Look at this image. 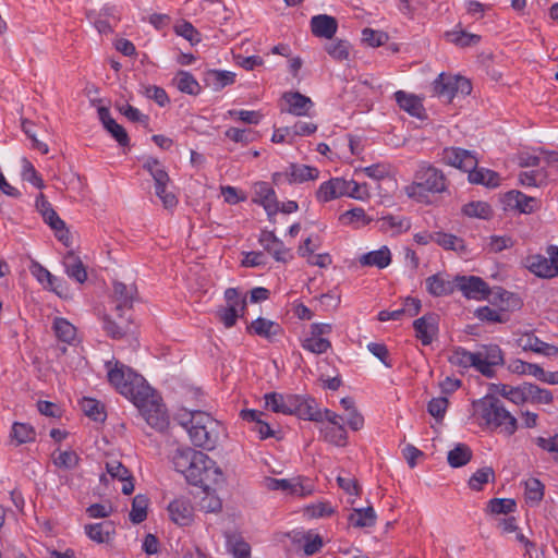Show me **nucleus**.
<instances>
[{
    "label": "nucleus",
    "instance_id": "nucleus-1",
    "mask_svg": "<svg viewBox=\"0 0 558 558\" xmlns=\"http://www.w3.org/2000/svg\"><path fill=\"white\" fill-rule=\"evenodd\" d=\"M105 368L110 385L133 402L147 424L157 429L167 426L168 417L163 404L142 375L114 359L107 361Z\"/></svg>",
    "mask_w": 558,
    "mask_h": 558
},
{
    "label": "nucleus",
    "instance_id": "nucleus-2",
    "mask_svg": "<svg viewBox=\"0 0 558 558\" xmlns=\"http://www.w3.org/2000/svg\"><path fill=\"white\" fill-rule=\"evenodd\" d=\"M174 470L184 475L191 485L208 490L211 485L222 482V472L216 461L202 451L179 448L172 457Z\"/></svg>",
    "mask_w": 558,
    "mask_h": 558
},
{
    "label": "nucleus",
    "instance_id": "nucleus-3",
    "mask_svg": "<svg viewBox=\"0 0 558 558\" xmlns=\"http://www.w3.org/2000/svg\"><path fill=\"white\" fill-rule=\"evenodd\" d=\"M448 185L449 181L442 170L428 162H421L412 183L405 186V194L420 203H428L430 194L444 193Z\"/></svg>",
    "mask_w": 558,
    "mask_h": 558
},
{
    "label": "nucleus",
    "instance_id": "nucleus-4",
    "mask_svg": "<svg viewBox=\"0 0 558 558\" xmlns=\"http://www.w3.org/2000/svg\"><path fill=\"white\" fill-rule=\"evenodd\" d=\"M474 404L487 428L506 436H512L517 432L518 420L496 396L486 395Z\"/></svg>",
    "mask_w": 558,
    "mask_h": 558
},
{
    "label": "nucleus",
    "instance_id": "nucleus-5",
    "mask_svg": "<svg viewBox=\"0 0 558 558\" xmlns=\"http://www.w3.org/2000/svg\"><path fill=\"white\" fill-rule=\"evenodd\" d=\"M186 415L189 420L181 424L186 428L192 444L205 450L215 449L219 440V421L199 410L190 411Z\"/></svg>",
    "mask_w": 558,
    "mask_h": 558
},
{
    "label": "nucleus",
    "instance_id": "nucleus-6",
    "mask_svg": "<svg viewBox=\"0 0 558 558\" xmlns=\"http://www.w3.org/2000/svg\"><path fill=\"white\" fill-rule=\"evenodd\" d=\"M223 296L226 304L216 310V317L226 328H232L238 319L244 316L247 305L246 298L241 295L235 288H228Z\"/></svg>",
    "mask_w": 558,
    "mask_h": 558
},
{
    "label": "nucleus",
    "instance_id": "nucleus-7",
    "mask_svg": "<svg viewBox=\"0 0 558 558\" xmlns=\"http://www.w3.org/2000/svg\"><path fill=\"white\" fill-rule=\"evenodd\" d=\"M471 92V82L460 75L440 73L433 82V94L447 102H450L459 94L466 96Z\"/></svg>",
    "mask_w": 558,
    "mask_h": 558
},
{
    "label": "nucleus",
    "instance_id": "nucleus-8",
    "mask_svg": "<svg viewBox=\"0 0 558 558\" xmlns=\"http://www.w3.org/2000/svg\"><path fill=\"white\" fill-rule=\"evenodd\" d=\"M478 356L477 372L486 378H494L496 376V366L505 364L504 352L498 344L489 343L482 344L476 351Z\"/></svg>",
    "mask_w": 558,
    "mask_h": 558
},
{
    "label": "nucleus",
    "instance_id": "nucleus-9",
    "mask_svg": "<svg viewBox=\"0 0 558 558\" xmlns=\"http://www.w3.org/2000/svg\"><path fill=\"white\" fill-rule=\"evenodd\" d=\"M133 319L131 314L123 312L106 314L102 316V329L112 339L119 340L133 333Z\"/></svg>",
    "mask_w": 558,
    "mask_h": 558
},
{
    "label": "nucleus",
    "instance_id": "nucleus-10",
    "mask_svg": "<svg viewBox=\"0 0 558 558\" xmlns=\"http://www.w3.org/2000/svg\"><path fill=\"white\" fill-rule=\"evenodd\" d=\"M441 160L451 167L469 172L477 166V158L468 149L460 147H446L441 153Z\"/></svg>",
    "mask_w": 558,
    "mask_h": 558
},
{
    "label": "nucleus",
    "instance_id": "nucleus-11",
    "mask_svg": "<svg viewBox=\"0 0 558 558\" xmlns=\"http://www.w3.org/2000/svg\"><path fill=\"white\" fill-rule=\"evenodd\" d=\"M456 286L461 290L463 295L473 300H485L489 296L490 290L488 284L476 276H457Z\"/></svg>",
    "mask_w": 558,
    "mask_h": 558
},
{
    "label": "nucleus",
    "instance_id": "nucleus-12",
    "mask_svg": "<svg viewBox=\"0 0 558 558\" xmlns=\"http://www.w3.org/2000/svg\"><path fill=\"white\" fill-rule=\"evenodd\" d=\"M439 317L434 313H427L413 322L415 337L423 345H429L438 335Z\"/></svg>",
    "mask_w": 558,
    "mask_h": 558
},
{
    "label": "nucleus",
    "instance_id": "nucleus-13",
    "mask_svg": "<svg viewBox=\"0 0 558 558\" xmlns=\"http://www.w3.org/2000/svg\"><path fill=\"white\" fill-rule=\"evenodd\" d=\"M253 202L264 207L269 217L279 211L276 192L267 182H256L253 186Z\"/></svg>",
    "mask_w": 558,
    "mask_h": 558
},
{
    "label": "nucleus",
    "instance_id": "nucleus-14",
    "mask_svg": "<svg viewBox=\"0 0 558 558\" xmlns=\"http://www.w3.org/2000/svg\"><path fill=\"white\" fill-rule=\"evenodd\" d=\"M258 241L264 250L277 262L287 263L292 258L290 250L284 246L283 242L272 231H262Z\"/></svg>",
    "mask_w": 558,
    "mask_h": 558
},
{
    "label": "nucleus",
    "instance_id": "nucleus-15",
    "mask_svg": "<svg viewBox=\"0 0 558 558\" xmlns=\"http://www.w3.org/2000/svg\"><path fill=\"white\" fill-rule=\"evenodd\" d=\"M31 274L40 282L46 289L53 291L56 294L62 296L65 291V282L53 276L47 268L40 265L37 260H32L29 266Z\"/></svg>",
    "mask_w": 558,
    "mask_h": 558
},
{
    "label": "nucleus",
    "instance_id": "nucleus-16",
    "mask_svg": "<svg viewBox=\"0 0 558 558\" xmlns=\"http://www.w3.org/2000/svg\"><path fill=\"white\" fill-rule=\"evenodd\" d=\"M266 486L271 490H282L300 497L311 495L313 492V486L310 483L304 484L299 480L268 477Z\"/></svg>",
    "mask_w": 558,
    "mask_h": 558
},
{
    "label": "nucleus",
    "instance_id": "nucleus-17",
    "mask_svg": "<svg viewBox=\"0 0 558 558\" xmlns=\"http://www.w3.org/2000/svg\"><path fill=\"white\" fill-rule=\"evenodd\" d=\"M133 286H126L122 282L113 283L112 303L114 304V312H123L124 314L133 315V300L135 294Z\"/></svg>",
    "mask_w": 558,
    "mask_h": 558
},
{
    "label": "nucleus",
    "instance_id": "nucleus-18",
    "mask_svg": "<svg viewBox=\"0 0 558 558\" xmlns=\"http://www.w3.org/2000/svg\"><path fill=\"white\" fill-rule=\"evenodd\" d=\"M282 100L287 104V111L296 117H305L310 114V110L314 107L312 99L299 92H286L282 95Z\"/></svg>",
    "mask_w": 558,
    "mask_h": 558
},
{
    "label": "nucleus",
    "instance_id": "nucleus-19",
    "mask_svg": "<svg viewBox=\"0 0 558 558\" xmlns=\"http://www.w3.org/2000/svg\"><path fill=\"white\" fill-rule=\"evenodd\" d=\"M505 201L509 207L517 209L521 214H532L541 207V202L537 198L527 196L517 190L509 191L505 195Z\"/></svg>",
    "mask_w": 558,
    "mask_h": 558
},
{
    "label": "nucleus",
    "instance_id": "nucleus-20",
    "mask_svg": "<svg viewBox=\"0 0 558 558\" xmlns=\"http://www.w3.org/2000/svg\"><path fill=\"white\" fill-rule=\"evenodd\" d=\"M299 400V395H281L278 392H270L265 395V403L268 409L275 413L292 415L295 402Z\"/></svg>",
    "mask_w": 558,
    "mask_h": 558
},
{
    "label": "nucleus",
    "instance_id": "nucleus-21",
    "mask_svg": "<svg viewBox=\"0 0 558 558\" xmlns=\"http://www.w3.org/2000/svg\"><path fill=\"white\" fill-rule=\"evenodd\" d=\"M193 506L185 498H177L168 506L170 519L181 526H186L193 521Z\"/></svg>",
    "mask_w": 558,
    "mask_h": 558
},
{
    "label": "nucleus",
    "instance_id": "nucleus-22",
    "mask_svg": "<svg viewBox=\"0 0 558 558\" xmlns=\"http://www.w3.org/2000/svg\"><path fill=\"white\" fill-rule=\"evenodd\" d=\"M518 345L523 351H532L534 353L543 354L545 356H553L558 354V348L544 342L534 333H525L517 340Z\"/></svg>",
    "mask_w": 558,
    "mask_h": 558
},
{
    "label": "nucleus",
    "instance_id": "nucleus-23",
    "mask_svg": "<svg viewBox=\"0 0 558 558\" xmlns=\"http://www.w3.org/2000/svg\"><path fill=\"white\" fill-rule=\"evenodd\" d=\"M99 119L108 133L118 142L120 146H128L130 144L129 135L125 129L116 122L111 117L110 111L106 107L98 109Z\"/></svg>",
    "mask_w": 558,
    "mask_h": 558
},
{
    "label": "nucleus",
    "instance_id": "nucleus-24",
    "mask_svg": "<svg viewBox=\"0 0 558 558\" xmlns=\"http://www.w3.org/2000/svg\"><path fill=\"white\" fill-rule=\"evenodd\" d=\"M293 415L303 420L323 422V411L318 408L315 399L306 396L299 395V400L294 405Z\"/></svg>",
    "mask_w": 558,
    "mask_h": 558
},
{
    "label": "nucleus",
    "instance_id": "nucleus-25",
    "mask_svg": "<svg viewBox=\"0 0 558 558\" xmlns=\"http://www.w3.org/2000/svg\"><path fill=\"white\" fill-rule=\"evenodd\" d=\"M311 29L316 37L332 39L338 31V22L333 16L318 14L311 19Z\"/></svg>",
    "mask_w": 558,
    "mask_h": 558
},
{
    "label": "nucleus",
    "instance_id": "nucleus-26",
    "mask_svg": "<svg viewBox=\"0 0 558 558\" xmlns=\"http://www.w3.org/2000/svg\"><path fill=\"white\" fill-rule=\"evenodd\" d=\"M246 330L247 332L265 338L268 341H274L275 338L282 332V328L278 323L263 317H258L253 320L246 327Z\"/></svg>",
    "mask_w": 558,
    "mask_h": 558
},
{
    "label": "nucleus",
    "instance_id": "nucleus-27",
    "mask_svg": "<svg viewBox=\"0 0 558 558\" xmlns=\"http://www.w3.org/2000/svg\"><path fill=\"white\" fill-rule=\"evenodd\" d=\"M63 266L65 274L78 283H84L87 280L86 268L74 252H68L63 257Z\"/></svg>",
    "mask_w": 558,
    "mask_h": 558
},
{
    "label": "nucleus",
    "instance_id": "nucleus-28",
    "mask_svg": "<svg viewBox=\"0 0 558 558\" xmlns=\"http://www.w3.org/2000/svg\"><path fill=\"white\" fill-rule=\"evenodd\" d=\"M395 100L400 107L412 117L421 118L424 112L422 100L414 94H408L404 90L395 93Z\"/></svg>",
    "mask_w": 558,
    "mask_h": 558
},
{
    "label": "nucleus",
    "instance_id": "nucleus-29",
    "mask_svg": "<svg viewBox=\"0 0 558 558\" xmlns=\"http://www.w3.org/2000/svg\"><path fill=\"white\" fill-rule=\"evenodd\" d=\"M448 362L462 369L473 367L477 371L478 367V356L476 355V352L468 351L462 347H456L452 349L448 356Z\"/></svg>",
    "mask_w": 558,
    "mask_h": 558
},
{
    "label": "nucleus",
    "instance_id": "nucleus-30",
    "mask_svg": "<svg viewBox=\"0 0 558 558\" xmlns=\"http://www.w3.org/2000/svg\"><path fill=\"white\" fill-rule=\"evenodd\" d=\"M468 180L472 184H481L489 189L500 184L499 173L486 168H477V166L469 171Z\"/></svg>",
    "mask_w": 558,
    "mask_h": 558
},
{
    "label": "nucleus",
    "instance_id": "nucleus-31",
    "mask_svg": "<svg viewBox=\"0 0 558 558\" xmlns=\"http://www.w3.org/2000/svg\"><path fill=\"white\" fill-rule=\"evenodd\" d=\"M377 223L380 231L390 232L392 235L407 232L411 227L408 218L393 215L380 217Z\"/></svg>",
    "mask_w": 558,
    "mask_h": 558
},
{
    "label": "nucleus",
    "instance_id": "nucleus-32",
    "mask_svg": "<svg viewBox=\"0 0 558 558\" xmlns=\"http://www.w3.org/2000/svg\"><path fill=\"white\" fill-rule=\"evenodd\" d=\"M362 266L386 268L391 263V254L387 246L363 254L360 259Z\"/></svg>",
    "mask_w": 558,
    "mask_h": 558
},
{
    "label": "nucleus",
    "instance_id": "nucleus-33",
    "mask_svg": "<svg viewBox=\"0 0 558 558\" xmlns=\"http://www.w3.org/2000/svg\"><path fill=\"white\" fill-rule=\"evenodd\" d=\"M319 171L317 168L307 165L291 163L287 175L290 183H302L310 180H316Z\"/></svg>",
    "mask_w": 558,
    "mask_h": 558
},
{
    "label": "nucleus",
    "instance_id": "nucleus-34",
    "mask_svg": "<svg viewBox=\"0 0 558 558\" xmlns=\"http://www.w3.org/2000/svg\"><path fill=\"white\" fill-rule=\"evenodd\" d=\"M204 81L214 90H220L235 81V74L230 71L209 70L205 73Z\"/></svg>",
    "mask_w": 558,
    "mask_h": 558
},
{
    "label": "nucleus",
    "instance_id": "nucleus-35",
    "mask_svg": "<svg viewBox=\"0 0 558 558\" xmlns=\"http://www.w3.org/2000/svg\"><path fill=\"white\" fill-rule=\"evenodd\" d=\"M456 284L446 280L440 274L433 275L426 279V289L434 296L449 295L454 291Z\"/></svg>",
    "mask_w": 558,
    "mask_h": 558
},
{
    "label": "nucleus",
    "instance_id": "nucleus-36",
    "mask_svg": "<svg viewBox=\"0 0 558 558\" xmlns=\"http://www.w3.org/2000/svg\"><path fill=\"white\" fill-rule=\"evenodd\" d=\"M525 267L535 276L541 278H553L551 267L548 264V257L535 254L527 256L524 260Z\"/></svg>",
    "mask_w": 558,
    "mask_h": 558
},
{
    "label": "nucleus",
    "instance_id": "nucleus-37",
    "mask_svg": "<svg viewBox=\"0 0 558 558\" xmlns=\"http://www.w3.org/2000/svg\"><path fill=\"white\" fill-rule=\"evenodd\" d=\"M349 522L354 527H371L376 523V513L373 507L354 509L349 515Z\"/></svg>",
    "mask_w": 558,
    "mask_h": 558
},
{
    "label": "nucleus",
    "instance_id": "nucleus-38",
    "mask_svg": "<svg viewBox=\"0 0 558 558\" xmlns=\"http://www.w3.org/2000/svg\"><path fill=\"white\" fill-rule=\"evenodd\" d=\"M52 329L56 337L62 342L72 344L76 338V328L65 318H54Z\"/></svg>",
    "mask_w": 558,
    "mask_h": 558
},
{
    "label": "nucleus",
    "instance_id": "nucleus-39",
    "mask_svg": "<svg viewBox=\"0 0 558 558\" xmlns=\"http://www.w3.org/2000/svg\"><path fill=\"white\" fill-rule=\"evenodd\" d=\"M526 400L532 404H550L554 400L551 391L535 384L525 383Z\"/></svg>",
    "mask_w": 558,
    "mask_h": 558
},
{
    "label": "nucleus",
    "instance_id": "nucleus-40",
    "mask_svg": "<svg viewBox=\"0 0 558 558\" xmlns=\"http://www.w3.org/2000/svg\"><path fill=\"white\" fill-rule=\"evenodd\" d=\"M472 459V450L465 444H458L448 452V463L452 468H461Z\"/></svg>",
    "mask_w": 558,
    "mask_h": 558
},
{
    "label": "nucleus",
    "instance_id": "nucleus-41",
    "mask_svg": "<svg viewBox=\"0 0 558 558\" xmlns=\"http://www.w3.org/2000/svg\"><path fill=\"white\" fill-rule=\"evenodd\" d=\"M177 88L189 95H197L201 92V86L195 77L186 71H179L174 77Z\"/></svg>",
    "mask_w": 558,
    "mask_h": 558
},
{
    "label": "nucleus",
    "instance_id": "nucleus-42",
    "mask_svg": "<svg viewBox=\"0 0 558 558\" xmlns=\"http://www.w3.org/2000/svg\"><path fill=\"white\" fill-rule=\"evenodd\" d=\"M85 531L90 539L97 543H106L110 539V535L114 532V529L109 522H100L86 525Z\"/></svg>",
    "mask_w": 558,
    "mask_h": 558
},
{
    "label": "nucleus",
    "instance_id": "nucleus-43",
    "mask_svg": "<svg viewBox=\"0 0 558 558\" xmlns=\"http://www.w3.org/2000/svg\"><path fill=\"white\" fill-rule=\"evenodd\" d=\"M327 53L336 61H345L350 57L351 45L348 40L335 39L325 45Z\"/></svg>",
    "mask_w": 558,
    "mask_h": 558
},
{
    "label": "nucleus",
    "instance_id": "nucleus-44",
    "mask_svg": "<svg viewBox=\"0 0 558 558\" xmlns=\"http://www.w3.org/2000/svg\"><path fill=\"white\" fill-rule=\"evenodd\" d=\"M11 438L16 445H22L35 440L36 432L34 427L27 423L15 422L12 426Z\"/></svg>",
    "mask_w": 558,
    "mask_h": 558
},
{
    "label": "nucleus",
    "instance_id": "nucleus-45",
    "mask_svg": "<svg viewBox=\"0 0 558 558\" xmlns=\"http://www.w3.org/2000/svg\"><path fill=\"white\" fill-rule=\"evenodd\" d=\"M143 168L151 175L155 185L160 183H170V178L165 167L155 158H147Z\"/></svg>",
    "mask_w": 558,
    "mask_h": 558
},
{
    "label": "nucleus",
    "instance_id": "nucleus-46",
    "mask_svg": "<svg viewBox=\"0 0 558 558\" xmlns=\"http://www.w3.org/2000/svg\"><path fill=\"white\" fill-rule=\"evenodd\" d=\"M430 240L437 243L439 246L444 247L445 250H465L463 240L450 233L436 232L430 235Z\"/></svg>",
    "mask_w": 558,
    "mask_h": 558
},
{
    "label": "nucleus",
    "instance_id": "nucleus-47",
    "mask_svg": "<svg viewBox=\"0 0 558 558\" xmlns=\"http://www.w3.org/2000/svg\"><path fill=\"white\" fill-rule=\"evenodd\" d=\"M463 215L471 218L489 219L493 215L490 205L486 202H470L462 207Z\"/></svg>",
    "mask_w": 558,
    "mask_h": 558
},
{
    "label": "nucleus",
    "instance_id": "nucleus-48",
    "mask_svg": "<svg viewBox=\"0 0 558 558\" xmlns=\"http://www.w3.org/2000/svg\"><path fill=\"white\" fill-rule=\"evenodd\" d=\"M548 172L545 168L524 171L519 174V181L525 186H542L547 183Z\"/></svg>",
    "mask_w": 558,
    "mask_h": 558
},
{
    "label": "nucleus",
    "instance_id": "nucleus-49",
    "mask_svg": "<svg viewBox=\"0 0 558 558\" xmlns=\"http://www.w3.org/2000/svg\"><path fill=\"white\" fill-rule=\"evenodd\" d=\"M81 408L88 417L96 422H101L106 418L105 407L96 399L83 398Z\"/></svg>",
    "mask_w": 558,
    "mask_h": 558
},
{
    "label": "nucleus",
    "instance_id": "nucleus-50",
    "mask_svg": "<svg viewBox=\"0 0 558 558\" xmlns=\"http://www.w3.org/2000/svg\"><path fill=\"white\" fill-rule=\"evenodd\" d=\"M495 480V472L492 466L478 469L469 480V487L472 490L480 492L489 481Z\"/></svg>",
    "mask_w": 558,
    "mask_h": 558
},
{
    "label": "nucleus",
    "instance_id": "nucleus-51",
    "mask_svg": "<svg viewBox=\"0 0 558 558\" xmlns=\"http://www.w3.org/2000/svg\"><path fill=\"white\" fill-rule=\"evenodd\" d=\"M148 498L145 495H136L132 501L130 520L135 523H142L147 517Z\"/></svg>",
    "mask_w": 558,
    "mask_h": 558
},
{
    "label": "nucleus",
    "instance_id": "nucleus-52",
    "mask_svg": "<svg viewBox=\"0 0 558 558\" xmlns=\"http://www.w3.org/2000/svg\"><path fill=\"white\" fill-rule=\"evenodd\" d=\"M324 439L332 445L343 447L347 445L348 435L344 425L327 426L322 429Z\"/></svg>",
    "mask_w": 558,
    "mask_h": 558
},
{
    "label": "nucleus",
    "instance_id": "nucleus-53",
    "mask_svg": "<svg viewBox=\"0 0 558 558\" xmlns=\"http://www.w3.org/2000/svg\"><path fill=\"white\" fill-rule=\"evenodd\" d=\"M517 504L511 498H493L487 504V511L492 514H508L515 510Z\"/></svg>",
    "mask_w": 558,
    "mask_h": 558
},
{
    "label": "nucleus",
    "instance_id": "nucleus-54",
    "mask_svg": "<svg viewBox=\"0 0 558 558\" xmlns=\"http://www.w3.org/2000/svg\"><path fill=\"white\" fill-rule=\"evenodd\" d=\"M448 40L459 47L474 46L480 43L481 37L464 31H452L446 34Z\"/></svg>",
    "mask_w": 558,
    "mask_h": 558
},
{
    "label": "nucleus",
    "instance_id": "nucleus-55",
    "mask_svg": "<svg viewBox=\"0 0 558 558\" xmlns=\"http://www.w3.org/2000/svg\"><path fill=\"white\" fill-rule=\"evenodd\" d=\"M525 498L527 501L538 504L544 497V485L535 477H530L524 482Z\"/></svg>",
    "mask_w": 558,
    "mask_h": 558
},
{
    "label": "nucleus",
    "instance_id": "nucleus-56",
    "mask_svg": "<svg viewBox=\"0 0 558 558\" xmlns=\"http://www.w3.org/2000/svg\"><path fill=\"white\" fill-rule=\"evenodd\" d=\"M80 457L73 450L59 451L53 456V463L56 466L65 470H72L78 465Z\"/></svg>",
    "mask_w": 558,
    "mask_h": 558
},
{
    "label": "nucleus",
    "instance_id": "nucleus-57",
    "mask_svg": "<svg viewBox=\"0 0 558 558\" xmlns=\"http://www.w3.org/2000/svg\"><path fill=\"white\" fill-rule=\"evenodd\" d=\"M22 179L32 183L35 187L41 190L45 187L44 180L33 166V163L24 158L22 160Z\"/></svg>",
    "mask_w": 558,
    "mask_h": 558
},
{
    "label": "nucleus",
    "instance_id": "nucleus-58",
    "mask_svg": "<svg viewBox=\"0 0 558 558\" xmlns=\"http://www.w3.org/2000/svg\"><path fill=\"white\" fill-rule=\"evenodd\" d=\"M225 135L227 138L243 145H246L256 140V132L250 129L229 128Z\"/></svg>",
    "mask_w": 558,
    "mask_h": 558
},
{
    "label": "nucleus",
    "instance_id": "nucleus-59",
    "mask_svg": "<svg viewBox=\"0 0 558 558\" xmlns=\"http://www.w3.org/2000/svg\"><path fill=\"white\" fill-rule=\"evenodd\" d=\"M169 183L155 185V194L160 199L165 209H172L178 205V198L174 193L168 191Z\"/></svg>",
    "mask_w": 558,
    "mask_h": 558
},
{
    "label": "nucleus",
    "instance_id": "nucleus-60",
    "mask_svg": "<svg viewBox=\"0 0 558 558\" xmlns=\"http://www.w3.org/2000/svg\"><path fill=\"white\" fill-rule=\"evenodd\" d=\"M388 35L385 32L376 31L373 28H364L362 31V40L367 44L369 47H379L387 43Z\"/></svg>",
    "mask_w": 558,
    "mask_h": 558
},
{
    "label": "nucleus",
    "instance_id": "nucleus-61",
    "mask_svg": "<svg viewBox=\"0 0 558 558\" xmlns=\"http://www.w3.org/2000/svg\"><path fill=\"white\" fill-rule=\"evenodd\" d=\"M331 347L329 340L325 338L310 337L303 340L302 348L312 353L322 354L327 352V350Z\"/></svg>",
    "mask_w": 558,
    "mask_h": 558
},
{
    "label": "nucleus",
    "instance_id": "nucleus-62",
    "mask_svg": "<svg viewBox=\"0 0 558 558\" xmlns=\"http://www.w3.org/2000/svg\"><path fill=\"white\" fill-rule=\"evenodd\" d=\"M118 110L121 114H123L131 122H138L144 125L148 124V121H149L148 116L142 113L137 108H135L129 104L118 106Z\"/></svg>",
    "mask_w": 558,
    "mask_h": 558
},
{
    "label": "nucleus",
    "instance_id": "nucleus-63",
    "mask_svg": "<svg viewBox=\"0 0 558 558\" xmlns=\"http://www.w3.org/2000/svg\"><path fill=\"white\" fill-rule=\"evenodd\" d=\"M303 550L306 556H313L317 554L324 545L322 536L318 534H313L312 532H307L303 536Z\"/></svg>",
    "mask_w": 558,
    "mask_h": 558
},
{
    "label": "nucleus",
    "instance_id": "nucleus-64",
    "mask_svg": "<svg viewBox=\"0 0 558 558\" xmlns=\"http://www.w3.org/2000/svg\"><path fill=\"white\" fill-rule=\"evenodd\" d=\"M448 399L446 397L433 398L427 404L428 413L437 421L444 418L448 408Z\"/></svg>",
    "mask_w": 558,
    "mask_h": 558
}]
</instances>
